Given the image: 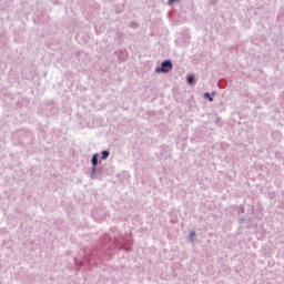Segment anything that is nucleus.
I'll return each instance as SVG.
<instances>
[{
	"label": "nucleus",
	"instance_id": "nucleus-6",
	"mask_svg": "<svg viewBox=\"0 0 284 284\" xmlns=\"http://www.w3.org/2000/svg\"><path fill=\"white\" fill-rule=\"evenodd\" d=\"M186 81H187L189 85H192V84L194 83V77L189 75V77L186 78Z\"/></svg>",
	"mask_w": 284,
	"mask_h": 284
},
{
	"label": "nucleus",
	"instance_id": "nucleus-4",
	"mask_svg": "<svg viewBox=\"0 0 284 284\" xmlns=\"http://www.w3.org/2000/svg\"><path fill=\"white\" fill-rule=\"evenodd\" d=\"M101 154H102L101 160L105 161V159H108V156H110V151L104 150V151L101 152Z\"/></svg>",
	"mask_w": 284,
	"mask_h": 284
},
{
	"label": "nucleus",
	"instance_id": "nucleus-14",
	"mask_svg": "<svg viewBox=\"0 0 284 284\" xmlns=\"http://www.w3.org/2000/svg\"><path fill=\"white\" fill-rule=\"evenodd\" d=\"M214 94H215V93H214V92H212V97H214Z\"/></svg>",
	"mask_w": 284,
	"mask_h": 284
},
{
	"label": "nucleus",
	"instance_id": "nucleus-13",
	"mask_svg": "<svg viewBox=\"0 0 284 284\" xmlns=\"http://www.w3.org/2000/svg\"><path fill=\"white\" fill-rule=\"evenodd\" d=\"M125 251H126V252H130V247H125Z\"/></svg>",
	"mask_w": 284,
	"mask_h": 284
},
{
	"label": "nucleus",
	"instance_id": "nucleus-8",
	"mask_svg": "<svg viewBox=\"0 0 284 284\" xmlns=\"http://www.w3.org/2000/svg\"><path fill=\"white\" fill-rule=\"evenodd\" d=\"M194 236H196V232L193 231L190 233V241H192V239H194Z\"/></svg>",
	"mask_w": 284,
	"mask_h": 284
},
{
	"label": "nucleus",
	"instance_id": "nucleus-2",
	"mask_svg": "<svg viewBox=\"0 0 284 284\" xmlns=\"http://www.w3.org/2000/svg\"><path fill=\"white\" fill-rule=\"evenodd\" d=\"M114 54H116L119 61H128V50L121 49L115 51Z\"/></svg>",
	"mask_w": 284,
	"mask_h": 284
},
{
	"label": "nucleus",
	"instance_id": "nucleus-5",
	"mask_svg": "<svg viewBox=\"0 0 284 284\" xmlns=\"http://www.w3.org/2000/svg\"><path fill=\"white\" fill-rule=\"evenodd\" d=\"M97 165H92L91 168V179H97Z\"/></svg>",
	"mask_w": 284,
	"mask_h": 284
},
{
	"label": "nucleus",
	"instance_id": "nucleus-9",
	"mask_svg": "<svg viewBox=\"0 0 284 284\" xmlns=\"http://www.w3.org/2000/svg\"><path fill=\"white\" fill-rule=\"evenodd\" d=\"M244 213H245V209L243 206H240L239 214H244Z\"/></svg>",
	"mask_w": 284,
	"mask_h": 284
},
{
	"label": "nucleus",
	"instance_id": "nucleus-10",
	"mask_svg": "<svg viewBox=\"0 0 284 284\" xmlns=\"http://www.w3.org/2000/svg\"><path fill=\"white\" fill-rule=\"evenodd\" d=\"M239 222H240V223H245V219L241 217V219L239 220Z\"/></svg>",
	"mask_w": 284,
	"mask_h": 284
},
{
	"label": "nucleus",
	"instance_id": "nucleus-1",
	"mask_svg": "<svg viewBox=\"0 0 284 284\" xmlns=\"http://www.w3.org/2000/svg\"><path fill=\"white\" fill-rule=\"evenodd\" d=\"M174 68V64L172 63V60H164L161 63V67H158L155 69V72H163V73H168L170 70H172Z\"/></svg>",
	"mask_w": 284,
	"mask_h": 284
},
{
	"label": "nucleus",
	"instance_id": "nucleus-12",
	"mask_svg": "<svg viewBox=\"0 0 284 284\" xmlns=\"http://www.w3.org/2000/svg\"><path fill=\"white\" fill-rule=\"evenodd\" d=\"M131 28H136V23H131Z\"/></svg>",
	"mask_w": 284,
	"mask_h": 284
},
{
	"label": "nucleus",
	"instance_id": "nucleus-7",
	"mask_svg": "<svg viewBox=\"0 0 284 284\" xmlns=\"http://www.w3.org/2000/svg\"><path fill=\"white\" fill-rule=\"evenodd\" d=\"M204 99H207L209 101H214V98H212V94H210V92L204 93Z\"/></svg>",
	"mask_w": 284,
	"mask_h": 284
},
{
	"label": "nucleus",
	"instance_id": "nucleus-11",
	"mask_svg": "<svg viewBox=\"0 0 284 284\" xmlns=\"http://www.w3.org/2000/svg\"><path fill=\"white\" fill-rule=\"evenodd\" d=\"M179 0H169V3H176Z\"/></svg>",
	"mask_w": 284,
	"mask_h": 284
},
{
	"label": "nucleus",
	"instance_id": "nucleus-15",
	"mask_svg": "<svg viewBox=\"0 0 284 284\" xmlns=\"http://www.w3.org/2000/svg\"><path fill=\"white\" fill-rule=\"evenodd\" d=\"M121 248H122V250L124 248L123 245H121Z\"/></svg>",
	"mask_w": 284,
	"mask_h": 284
},
{
	"label": "nucleus",
	"instance_id": "nucleus-3",
	"mask_svg": "<svg viewBox=\"0 0 284 284\" xmlns=\"http://www.w3.org/2000/svg\"><path fill=\"white\" fill-rule=\"evenodd\" d=\"M91 164L99 165V153L93 154V156L91 159Z\"/></svg>",
	"mask_w": 284,
	"mask_h": 284
}]
</instances>
